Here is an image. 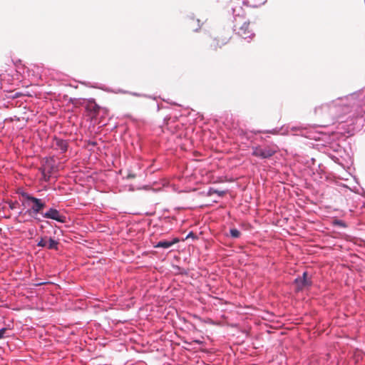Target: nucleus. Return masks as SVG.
I'll return each mask as SVG.
<instances>
[{
    "label": "nucleus",
    "instance_id": "obj_15",
    "mask_svg": "<svg viewBox=\"0 0 365 365\" xmlns=\"http://www.w3.org/2000/svg\"><path fill=\"white\" fill-rule=\"evenodd\" d=\"M7 329L6 328H3L0 329V339H2L4 337V334L6 332Z\"/></svg>",
    "mask_w": 365,
    "mask_h": 365
},
{
    "label": "nucleus",
    "instance_id": "obj_6",
    "mask_svg": "<svg viewBox=\"0 0 365 365\" xmlns=\"http://www.w3.org/2000/svg\"><path fill=\"white\" fill-rule=\"evenodd\" d=\"M43 217L48 219L55 220L60 222H64L66 217L61 215L58 210L54 208H50L46 212L43 214Z\"/></svg>",
    "mask_w": 365,
    "mask_h": 365
},
{
    "label": "nucleus",
    "instance_id": "obj_3",
    "mask_svg": "<svg viewBox=\"0 0 365 365\" xmlns=\"http://www.w3.org/2000/svg\"><path fill=\"white\" fill-rule=\"evenodd\" d=\"M229 41V37H224L222 35H218L210 39L209 48L211 51H216L218 48H221L223 46L226 45Z\"/></svg>",
    "mask_w": 365,
    "mask_h": 365
},
{
    "label": "nucleus",
    "instance_id": "obj_12",
    "mask_svg": "<svg viewBox=\"0 0 365 365\" xmlns=\"http://www.w3.org/2000/svg\"><path fill=\"white\" fill-rule=\"evenodd\" d=\"M230 236L233 238H238L240 236V232L236 229L233 228L230 230Z\"/></svg>",
    "mask_w": 365,
    "mask_h": 365
},
{
    "label": "nucleus",
    "instance_id": "obj_11",
    "mask_svg": "<svg viewBox=\"0 0 365 365\" xmlns=\"http://www.w3.org/2000/svg\"><path fill=\"white\" fill-rule=\"evenodd\" d=\"M58 242L53 238H49L48 242H47V248L49 250H58Z\"/></svg>",
    "mask_w": 365,
    "mask_h": 365
},
{
    "label": "nucleus",
    "instance_id": "obj_13",
    "mask_svg": "<svg viewBox=\"0 0 365 365\" xmlns=\"http://www.w3.org/2000/svg\"><path fill=\"white\" fill-rule=\"evenodd\" d=\"M37 245H38V247H46V245H47V242L46 241V239H45V238H43V237H41V240H40V241L38 242Z\"/></svg>",
    "mask_w": 365,
    "mask_h": 365
},
{
    "label": "nucleus",
    "instance_id": "obj_5",
    "mask_svg": "<svg viewBox=\"0 0 365 365\" xmlns=\"http://www.w3.org/2000/svg\"><path fill=\"white\" fill-rule=\"evenodd\" d=\"M294 284L297 291L302 290L309 287L311 285V281L307 278V272H304L302 277L295 279Z\"/></svg>",
    "mask_w": 365,
    "mask_h": 365
},
{
    "label": "nucleus",
    "instance_id": "obj_14",
    "mask_svg": "<svg viewBox=\"0 0 365 365\" xmlns=\"http://www.w3.org/2000/svg\"><path fill=\"white\" fill-rule=\"evenodd\" d=\"M17 205H18V202H9V208L11 209V210H14V209L16 208Z\"/></svg>",
    "mask_w": 365,
    "mask_h": 365
},
{
    "label": "nucleus",
    "instance_id": "obj_16",
    "mask_svg": "<svg viewBox=\"0 0 365 365\" xmlns=\"http://www.w3.org/2000/svg\"><path fill=\"white\" fill-rule=\"evenodd\" d=\"M135 177V174H129L128 175V178H134Z\"/></svg>",
    "mask_w": 365,
    "mask_h": 365
},
{
    "label": "nucleus",
    "instance_id": "obj_1",
    "mask_svg": "<svg viewBox=\"0 0 365 365\" xmlns=\"http://www.w3.org/2000/svg\"><path fill=\"white\" fill-rule=\"evenodd\" d=\"M21 195L24 198L23 204L30 207L26 211V213L31 216H34L37 213L41 212L46 206L45 203L43 202L41 200L33 197L27 192H23Z\"/></svg>",
    "mask_w": 365,
    "mask_h": 365
},
{
    "label": "nucleus",
    "instance_id": "obj_10",
    "mask_svg": "<svg viewBox=\"0 0 365 365\" xmlns=\"http://www.w3.org/2000/svg\"><path fill=\"white\" fill-rule=\"evenodd\" d=\"M214 194H217V195L220 196V197H222L224 196L225 194H226V191L225 190H216L215 188H210L208 192H207V195L208 196H211Z\"/></svg>",
    "mask_w": 365,
    "mask_h": 365
},
{
    "label": "nucleus",
    "instance_id": "obj_4",
    "mask_svg": "<svg viewBox=\"0 0 365 365\" xmlns=\"http://www.w3.org/2000/svg\"><path fill=\"white\" fill-rule=\"evenodd\" d=\"M237 34L243 38L252 39L255 36V33L250 28V22L245 21L238 29Z\"/></svg>",
    "mask_w": 365,
    "mask_h": 365
},
{
    "label": "nucleus",
    "instance_id": "obj_7",
    "mask_svg": "<svg viewBox=\"0 0 365 365\" xmlns=\"http://www.w3.org/2000/svg\"><path fill=\"white\" fill-rule=\"evenodd\" d=\"M53 145L56 150H59L62 153H64L67 150L68 145V142L66 140L58 138H55L53 139Z\"/></svg>",
    "mask_w": 365,
    "mask_h": 365
},
{
    "label": "nucleus",
    "instance_id": "obj_2",
    "mask_svg": "<svg viewBox=\"0 0 365 365\" xmlns=\"http://www.w3.org/2000/svg\"><path fill=\"white\" fill-rule=\"evenodd\" d=\"M276 150L269 147H254L252 148V155L259 157L261 158H269L272 157L275 153Z\"/></svg>",
    "mask_w": 365,
    "mask_h": 365
},
{
    "label": "nucleus",
    "instance_id": "obj_8",
    "mask_svg": "<svg viewBox=\"0 0 365 365\" xmlns=\"http://www.w3.org/2000/svg\"><path fill=\"white\" fill-rule=\"evenodd\" d=\"M178 239L175 238L172 241H168V240H163L158 242L155 245H154V247L155 248H163V249H168L170 247L174 244L178 242Z\"/></svg>",
    "mask_w": 365,
    "mask_h": 365
},
{
    "label": "nucleus",
    "instance_id": "obj_9",
    "mask_svg": "<svg viewBox=\"0 0 365 365\" xmlns=\"http://www.w3.org/2000/svg\"><path fill=\"white\" fill-rule=\"evenodd\" d=\"M86 109L93 113L94 115H96L99 112L100 107L93 101H91L88 103Z\"/></svg>",
    "mask_w": 365,
    "mask_h": 365
}]
</instances>
